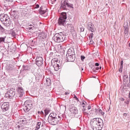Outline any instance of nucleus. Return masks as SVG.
<instances>
[{"mask_svg": "<svg viewBox=\"0 0 130 130\" xmlns=\"http://www.w3.org/2000/svg\"><path fill=\"white\" fill-rule=\"evenodd\" d=\"M93 130H102L103 127V121L101 118H94L91 122Z\"/></svg>", "mask_w": 130, "mask_h": 130, "instance_id": "nucleus-1", "label": "nucleus"}, {"mask_svg": "<svg viewBox=\"0 0 130 130\" xmlns=\"http://www.w3.org/2000/svg\"><path fill=\"white\" fill-rule=\"evenodd\" d=\"M65 39L66 36H64V35L62 32L56 34H55V36H54V41H55V42H63Z\"/></svg>", "mask_w": 130, "mask_h": 130, "instance_id": "nucleus-2", "label": "nucleus"}, {"mask_svg": "<svg viewBox=\"0 0 130 130\" xmlns=\"http://www.w3.org/2000/svg\"><path fill=\"white\" fill-rule=\"evenodd\" d=\"M1 21L6 26H9L10 25L11 21L9 17L5 14H2L0 16Z\"/></svg>", "mask_w": 130, "mask_h": 130, "instance_id": "nucleus-3", "label": "nucleus"}, {"mask_svg": "<svg viewBox=\"0 0 130 130\" xmlns=\"http://www.w3.org/2000/svg\"><path fill=\"white\" fill-rule=\"evenodd\" d=\"M51 64L55 71H58L62 66L61 63L57 58H53L51 61Z\"/></svg>", "mask_w": 130, "mask_h": 130, "instance_id": "nucleus-4", "label": "nucleus"}, {"mask_svg": "<svg viewBox=\"0 0 130 130\" xmlns=\"http://www.w3.org/2000/svg\"><path fill=\"white\" fill-rule=\"evenodd\" d=\"M67 19V14L66 13H61L60 15L58 23L59 25H64V23L66 22V19Z\"/></svg>", "mask_w": 130, "mask_h": 130, "instance_id": "nucleus-5", "label": "nucleus"}, {"mask_svg": "<svg viewBox=\"0 0 130 130\" xmlns=\"http://www.w3.org/2000/svg\"><path fill=\"white\" fill-rule=\"evenodd\" d=\"M48 120L50 123L53 124V125H55V124L58 122V120L57 119V118L53 117L51 114L49 115Z\"/></svg>", "mask_w": 130, "mask_h": 130, "instance_id": "nucleus-6", "label": "nucleus"}, {"mask_svg": "<svg viewBox=\"0 0 130 130\" xmlns=\"http://www.w3.org/2000/svg\"><path fill=\"white\" fill-rule=\"evenodd\" d=\"M15 92L12 89L9 90L5 94V96L7 98H11L15 95Z\"/></svg>", "mask_w": 130, "mask_h": 130, "instance_id": "nucleus-7", "label": "nucleus"}, {"mask_svg": "<svg viewBox=\"0 0 130 130\" xmlns=\"http://www.w3.org/2000/svg\"><path fill=\"white\" fill-rule=\"evenodd\" d=\"M36 60V64L38 67H40L43 64V59L42 57H38Z\"/></svg>", "mask_w": 130, "mask_h": 130, "instance_id": "nucleus-8", "label": "nucleus"}, {"mask_svg": "<svg viewBox=\"0 0 130 130\" xmlns=\"http://www.w3.org/2000/svg\"><path fill=\"white\" fill-rule=\"evenodd\" d=\"M66 59L68 61H73L75 59V55H71L69 54H67Z\"/></svg>", "mask_w": 130, "mask_h": 130, "instance_id": "nucleus-9", "label": "nucleus"}, {"mask_svg": "<svg viewBox=\"0 0 130 130\" xmlns=\"http://www.w3.org/2000/svg\"><path fill=\"white\" fill-rule=\"evenodd\" d=\"M9 104L8 103H4L1 106V108L4 112L7 111L9 109Z\"/></svg>", "mask_w": 130, "mask_h": 130, "instance_id": "nucleus-10", "label": "nucleus"}, {"mask_svg": "<svg viewBox=\"0 0 130 130\" xmlns=\"http://www.w3.org/2000/svg\"><path fill=\"white\" fill-rule=\"evenodd\" d=\"M94 112H95V114H101V115H104L105 114V112H103L98 107H97L95 109H94Z\"/></svg>", "mask_w": 130, "mask_h": 130, "instance_id": "nucleus-11", "label": "nucleus"}, {"mask_svg": "<svg viewBox=\"0 0 130 130\" xmlns=\"http://www.w3.org/2000/svg\"><path fill=\"white\" fill-rule=\"evenodd\" d=\"M25 105L26 106L24 108V111L25 112H27L31 109L32 107V105L31 104H25Z\"/></svg>", "mask_w": 130, "mask_h": 130, "instance_id": "nucleus-12", "label": "nucleus"}, {"mask_svg": "<svg viewBox=\"0 0 130 130\" xmlns=\"http://www.w3.org/2000/svg\"><path fill=\"white\" fill-rule=\"evenodd\" d=\"M17 91L19 94V97L22 98L24 94V90L22 87H18L17 88Z\"/></svg>", "mask_w": 130, "mask_h": 130, "instance_id": "nucleus-13", "label": "nucleus"}, {"mask_svg": "<svg viewBox=\"0 0 130 130\" xmlns=\"http://www.w3.org/2000/svg\"><path fill=\"white\" fill-rule=\"evenodd\" d=\"M87 106V102H83L82 104V107L83 108L82 109L83 112L84 114H87L88 111H86V109L84 107H86Z\"/></svg>", "mask_w": 130, "mask_h": 130, "instance_id": "nucleus-14", "label": "nucleus"}, {"mask_svg": "<svg viewBox=\"0 0 130 130\" xmlns=\"http://www.w3.org/2000/svg\"><path fill=\"white\" fill-rule=\"evenodd\" d=\"M66 6L69 7L70 5L66 1H64L63 3L61 4L60 8L63 10H66Z\"/></svg>", "mask_w": 130, "mask_h": 130, "instance_id": "nucleus-15", "label": "nucleus"}, {"mask_svg": "<svg viewBox=\"0 0 130 130\" xmlns=\"http://www.w3.org/2000/svg\"><path fill=\"white\" fill-rule=\"evenodd\" d=\"M93 25L92 22H89L88 28L89 30H90L92 32L94 31V29L93 28Z\"/></svg>", "mask_w": 130, "mask_h": 130, "instance_id": "nucleus-16", "label": "nucleus"}, {"mask_svg": "<svg viewBox=\"0 0 130 130\" xmlns=\"http://www.w3.org/2000/svg\"><path fill=\"white\" fill-rule=\"evenodd\" d=\"M70 112L74 114H77L78 113V110L76 108L72 107L70 110Z\"/></svg>", "mask_w": 130, "mask_h": 130, "instance_id": "nucleus-17", "label": "nucleus"}, {"mask_svg": "<svg viewBox=\"0 0 130 130\" xmlns=\"http://www.w3.org/2000/svg\"><path fill=\"white\" fill-rule=\"evenodd\" d=\"M46 97V95L45 92H44L41 95L40 98V100L41 102H44V100H45V98Z\"/></svg>", "mask_w": 130, "mask_h": 130, "instance_id": "nucleus-18", "label": "nucleus"}, {"mask_svg": "<svg viewBox=\"0 0 130 130\" xmlns=\"http://www.w3.org/2000/svg\"><path fill=\"white\" fill-rule=\"evenodd\" d=\"M41 124L42 123L41 122H37L35 130H39L40 128Z\"/></svg>", "mask_w": 130, "mask_h": 130, "instance_id": "nucleus-19", "label": "nucleus"}, {"mask_svg": "<svg viewBox=\"0 0 130 130\" xmlns=\"http://www.w3.org/2000/svg\"><path fill=\"white\" fill-rule=\"evenodd\" d=\"M67 54H69V55H75L73 50H72L71 48L69 49Z\"/></svg>", "mask_w": 130, "mask_h": 130, "instance_id": "nucleus-20", "label": "nucleus"}, {"mask_svg": "<svg viewBox=\"0 0 130 130\" xmlns=\"http://www.w3.org/2000/svg\"><path fill=\"white\" fill-rule=\"evenodd\" d=\"M46 12V10H44L43 8H40V9L39 10L40 14L43 15L45 14Z\"/></svg>", "mask_w": 130, "mask_h": 130, "instance_id": "nucleus-21", "label": "nucleus"}, {"mask_svg": "<svg viewBox=\"0 0 130 130\" xmlns=\"http://www.w3.org/2000/svg\"><path fill=\"white\" fill-rule=\"evenodd\" d=\"M79 29L80 32H84L85 30V27H84L82 25H80Z\"/></svg>", "mask_w": 130, "mask_h": 130, "instance_id": "nucleus-22", "label": "nucleus"}, {"mask_svg": "<svg viewBox=\"0 0 130 130\" xmlns=\"http://www.w3.org/2000/svg\"><path fill=\"white\" fill-rule=\"evenodd\" d=\"M6 38V37H0V44H1L2 42H5Z\"/></svg>", "mask_w": 130, "mask_h": 130, "instance_id": "nucleus-23", "label": "nucleus"}, {"mask_svg": "<svg viewBox=\"0 0 130 130\" xmlns=\"http://www.w3.org/2000/svg\"><path fill=\"white\" fill-rule=\"evenodd\" d=\"M123 67V61L122 60L120 62V69H122Z\"/></svg>", "mask_w": 130, "mask_h": 130, "instance_id": "nucleus-24", "label": "nucleus"}, {"mask_svg": "<svg viewBox=\"0 0 130 130\" xmlns=\"http://www.w3.org/2000/svg\"><path fill=\"white\" fill-rule=\"evenodd\" d=\"M39 7H40L39 5V4H37V5H36V6L35 7V9H38V8H39Z\"/></svg>", "mask_w": 130, "mask_h": 130, "instance_id": "nucleus-25", "label": "nucleus"}, {"mask_svg": "<svg viewBox=\"0 0 130 130\" xmlns=\"http://www.w3.org/2000/svg\"><path fill=\"white\" fill-rule=\"evenodd\" d=\"M81 59L83 61L84 59H85V56H81Z\"/></svg>", "mask_w": 130, "mask_h": 130, "instance_id": "nucleus-26", "label": "nucleus"}, {"mask_svg": "<svg viewBox=\"0 0 130 130\" xmlns=\"http://www.w3.org/2000/svg\"><path fill=\"white\" fill-rule=\"evenodd\" d=\"M57 117L58 118H57V119L58 120V121L61 119V117L60 116H58Z\"/></svg>", "mask_w": 130, "mask_h": 130, "instance_id": "nucleus-27", "label": "nucleus"}, {"mask_svg": "<svg viewBox=\"0 0 130 130\" xmlns=\"http://www.w3.org/2000/svg\"><path fill=\"white\" fill-rule=\"evenodd\" d=\"M3 29L4 27L1 25H0V30H3Z\"/></svg>", "mask_w": 130, "mask_h": 130, "instance_id": "nucleus-28", "label": "nucleus"}, {"mask_svg": "<svg viewBox=\"0 0 130 130\" xmlns=\"http://www.w3.org/2000/svg\"><path fill=\"white\" fill-rule=\"evenodd\" d=\"M95 67H99L100 66V64L98 62L95 63Z\"/></svg>", "mask_w": 130, "mask_h": 130, "instance_id": "nucleus-29", "label": "nucleus"}, {"mask_svg": "<svg viewBox=\"0 0 130 130\" xmlns=\"http://www.w3.org/2000/svg\"><path fill=\"white\" fill-rule=\"evenodd\" d=\"M120 101H125V99L124 98H120Z\"/></svg>", "mask_w": 130, "mask_h": 130, "instance_id": "nucleus-30", "label": "nucleus"}, {"mask_svg": "<svg viewBox=\"0 0 130 130\" xmlns=\"http://www.w3.org/2000/svg\"><path fill=\"white\" fill-rule=\"evenodd\" d=\"M69 94V91L65 92V95H68Z\"/></svg>", "mask_w": 130, "mask_h": 130, "instance_id": "nucleus-31", "label": "nucleus"}, {"mask_svg": "<svg viewBox=\"0 0 130 130\" xmlns=\"http://www.w3.org/2000/svg\"><path fill=\"white\" fill-rule=\"evenodd\" d=\"M7 2H13L14 0H7Z\"/></svg>", "mask_w": 130, "mask_h": 130, "instance_id": "nucleus-32", "label": "nucleus"}, {"mask_svg": "<svg viewBox=\"0 0 130 130\" xmlns=\"http://www.w3.org/2000/svg\"><path fill=\"white\" fill-rule=\"evenodd\" d=\"M45 115H47L48 114V112H47V110H45Z\"/></svg>", "mask_w": 130, "mask_h": 130, "instance_id": "nucleus-33", "label": "nucleus"}, {"mask_svg": "<svg viewBox=\"0 0 130 130\" xmlns=\"http://www.w3.org/2000/svg\"><path fill=\"white\" fill-rule=\"evenodd\" d=\"M91 109V106H88V110H90Z\"/></svg>", "mask_w": 130, "mask_h": 130, "instance_id": "nucleus-34", "label": "nucleus"}, {"mask_svg": "<svg viewBox=\"0 0 130 130\" xmlns=\"http://www.w3.org/2000/svg\"><path fill=\"white\" fill-rule=\"evenodd\" d=\"M128 98L130 99V91H129V94H128Z\"/></svg>", "mask_w": 130, "mask_h": 130, "instance_id": "nucleus-35", "label": "nucleus"}, {"mask_svg": "<svg viewBox=\"0 0 130 130\" xmlns=\"http://www.w3.org/2000/svg\"><path fill=\"white\" fill-rule=\"evenodd\" d=\"M95 70H99V67H96V68H95Z\"/></svg>", "mask_w": 130, "mask_h": 130, "instance_id": "nucleus-36", "label": "nucleus"}, {"mask_svg": "<svg viewBox=\"0 0 130 130\" xmlns=\"http://www.w3.org/2000/svg\"><path fill=\"white\" fill-rule=\"evenodd\" d=\"M93 36V34L92 33V34H91V36L92 38Z\"/></svg>", "mask_w": 130, "mask_h": 130, "instance_id": "nucleus-37", "label": "nucleus"}, {"mask_svg": "<svg viewBox=\"0 0 130 130\" xmlns=\"http://www.w3.org/2000/svg\"><path fill=\"white\" fill-rule=\"evenodd\" d=\"M123 116H126V114L125 113L123 114Z\"/></svg>", "mask_w": 130, "mask_h": 130, "instance_id": "nucleus-38", "label": "nucleus"}, {"mask_svg": "<svg viewBox=\"0 0 130 130\" xmlns=\"http://www.w3.org/2000/svg\"><path fill=\"white\" fill-rule=\"evenodd\" d=\"M122 70V69L120 68L119 70V71H120Z\"/></svg>", "mask_w": 130, "mask_h": 130, "instance_id": "nucleus-39", "label": "nucleus"}, {"mask_svg": "<svg viewBox=\"0 0 130 130\" xmlns=\"http://www.w3.org/2000/svg\"><path fill=\"white\" fill-rule=\"evenodd\" d=\"M128 47H130V43L128 44Z\"/></svg>", "mask_w": 130, "mask_h": 130, "instance_id": "nucleus-40", "label": "nucleus"}, {"mask_svg": "<svg viewBox=\"0 0 130 130\" xmlns=\"http://www.w3.org/2000/svg\"><path fill=\"white\" fill-rule=\"evenodd\" d=\"M102 69V67H100V69L101 70Z\"/></svg>", "mask_w": 130, "mask_h": 130, "instance_id": "nucleus-41", "label": "nucleus"}, {"mask_svg": "<svg viewBox=\"0 0 130 130\" xmlns=\"http://www.w3.org/2000/svg\"><path fill=\"white\" fill-rule=\"evenodd\" d=\"M42 35H45V34H42Z\"/></svg>", "mask_w": 130, "mask_h": 130, "instance_id": "nucleus-42", "label": "nucleus"}, {"mask_svg": "<svg viewBox=\"0 0 130 130\" xmlns=\"http://www.w3.org/2000/svg\"><path fill=\"white\" fill-rule=\"evenodd\" d=\"M45 37H46V36H45L44 37H42V38L44 39V38H45Z\"/></svg>", "mask_w": 130, "mask_h": 130, "instance_id": "nucleus-43", "label": "nucleus"}, {"mask_svg": "<svg viewBox=\"0 0 130 130\" xmlns=\"http://www.w3.org/2000/svg\"><path fill=\"white\" fill-rule=\"evenodd\" d=\"M129 80H130V75H129Z\"/></svg>", "mask_w": 130, "mask_h": 130, "instance_id": "nucleus-44", "label": "nucleus"}, {"mask_svg": "<svg viewBox=\"0 0 130 130\" xmlns=\"http://www.w3.org/2000/svg\"><path fill=\"white\" fill-rule=\"evenodd\" d=\"M91 44H92L91 41H90Z\"/></svg>", "mask_w": 130, "mask_h": 130, "instance_id": "nucleus-45", "label": "nucleus"}, {"mask_svg": "<svg viewBox=\"0 0 130 130\" xmlns=\"http://www.w3.org/2000/svg\"><path fill=\"white\" fill-rule=\"evenodd\" d=\"M124 77H126V76H124Z\"/></svg>", "mask_w": 130, "mask_h": 130, "instance_id": "nucleus-46", "label": "nucleus"}, {"mask_svg": "<svg viewBox=\"0 0 130 130\" xmlns=\"http://www.w3.org/2000/svg\"><path fill=\"white\" fill-rule=\"evenodd\" d=\"M33 1H36V0H33Z\"/></svg>", "mask_w": 130, "mask_h": 130, "instance_id": "nucleus-47", "label": "nucleus"}, {"mask_svg": "<svg viewBox=\"0 0 130 130\" xmlns=\"http://www.w3.org/2000/svg\"><path fill=\"white\" fill-rule=\"evenodd\" d=\"M56 1V0H55V2Z\"/></svg>", "mask_w": 130, "mask_h": 130, "instance_id": "nucleus-48", "label": "nucleus"}]
</instances>
